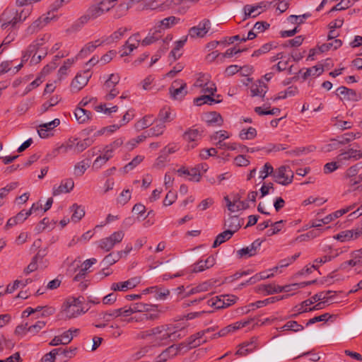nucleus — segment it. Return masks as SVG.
Returning <instances> with one entry per match:
<instances>
[{
	"mask_svg": "<svg viewBox=\"0 0 362 362\" xmlns=\"http://www.w3.org/2000/svg\"><path fill=\"white\" fill-rule=\"evenodd\" d=\"M267 90V86L261 80L256 81L250 86V92L252 97H264Z\"/></svg>",
	"mask_w": 362,
	"mask_h": 362,
	"instance_id": "29",
	"label": "nucleus"
},
{
	"mask_svg": "<svg viewBox=\"0 0 362 362\" xmlns=\"http://www.w3.org/2000/svg\"><path fill=\"white\" fill-rule=\"evenodd\" d=\"M214 328H208L205 330H203L202 332H199L196 333L195 334L191 336L187 339V345L189 346L190 349L195 348L202 344L206 342V340H202L203 336L211 331L214 330Z\"/></svg>",
	"mask_w": 362,
	"mask_h": 362,
	"instance_id": "26",
	"label": "nucleus"
},
{
	"mask_svg": "<svg viewBox=\"0 0 362 362\" xmlns=\"http://www.w3.org/2000/svg\"><path fill=\"white\" fill-rule=\"evenodd\" d=\"M129 306L133 313L154 311L156 310L155 305L145 304L143 303H132Z\"/></svg>",
	"mask_w": 362,
	"mask_h": 362,
	"instance_id": "39",
	"label": "nucleus"
},
{
	"mask_svg": "<svg viewBox=\"0 0 362 362\" xmlns=\"http://www.w3.org/2000/svg\"><path fill=\"white\" fill-rule=\"evenodd\" d=\"M180 338L177 333V327L171 325L158 326L145 331H141L136 334V339L147 341L152 346L166 345L170 341Z\"/></svg>",
	"mask_w": 362,
	"mask_h": 362,
	"instance_id": "1",
	"label": "nucleus"
},
{
	"mask_svg": "<svg viewBox=\"0 0 362 362\" xmlns=\"http://www.w3.org/2000/svg\"><path fill=\"white\" fill-rule=\"evenodd\" d=\"M342 45V42L340 40L335 39L332 42L322 44L319 47V50L321 52H325L328 51L329 49L333 48L334 49H337L340 47Z\"/></svg>",
	"mask_w": 362,
	"mask_h": 362,
	"instance_id": "58",
	"label": "nucleus"
},
{
	"mask_svg": "<svg viewBox=\"0 0 362 362\" xmlns=\"http://www.w3.org/2000/svg\"><path fill=\"white\" fill-rule=\"evenodd\" d=\"M124 233L122 230L114 232L110 236L104 238L99 241L98 247L105 252L110 251L116 244L122 242Z\"/></svg>",
	"mask_w": 362,
	"mask_h": 362,
	"instance_id": "8",
	"label": "nucleus"
},
{
	"mask_svg": "<svg viewBox=\"0 0 362 362\" xmlns=\"http://www.w3.org/2000/svg\"><path fill=\"white\" fill-rule=\"evenodd\" d=\"M100 6L97 4L91 5L86 11V12L78 18L71 25V29L73 31H78L81 30L89 21H95L98 18L104 15Z\"/></svg>",
	"mask_w": 362,
	"mask_h": 362,
	"instance_id": "3",
	"label": "nucleus"
},
{
	"mask_svg": "<svg viewBox=\"0 0 362 362\" xmlns=\"http://www.w3.org/2000/svg\"><path fill=\"white\" fill-rule=\"evenodd\" d=\"M57 18V16L54 13L53 10H49L46 14L41 16L30 25L26 29V33L28 35H32L44 28L52 21H56Z\"/></svg>",
	"mask_w": 362,
	"mask_h": 362,
	"instance_id": "5",
	"label": "nucleus"
},
{
	"mask_svg": "<svg viewBox=\"0 0 362 362\" xmlns=\"http://www.w3.org/2000/svg\"><path fill=\"white\" fill-rule=\"evenodd\" d=\"M279 331L291 330L295 332L302 331L303 327L296 321H288L283 327L277 329Z\"/></svg>",
	"mask_w": 362,
	"mask_h": 362,
	"instance_id": "54",
	"label": "nucleus"
},
{
	"mask_svg": "<svg viewBox=\"0 0 362 362\" xmlns=\"http://www.w3.org/2000/svg\"><path fill=\"white\" fill-rule=\"evenodd\" d=\"M154 120L155 119L152 115H146L135 124V128L138 131L143 130L150 127L154 122Z\"/></svg>",
	"mask_w": 362,
	"mask_h": 362,
	"instance_id": "43",
	"label": "nucleus"
},
{
	"mask_svg": "<svg viewBox=\"0 0 362 362\" xmlns=\"http://www.w3.org/2000/svg\"><path fill=\"white\" fill-rule=\"evenodd\" d=\"M32 280L30 279H26L25 280H16L12 284H8L7 286L6 292L8 293H11L18 288L25 287Z\"/></svg>",
	"mask_w": 362,
	"mask_h": 362,
	"instance_id": "47",
	"label": "nucleus"
},
{
	"mask_svg": "<svg viewBox=\"0 0 362 362\" xmlns=\"http://www.w3.org/2000/svg\"><path fill=\"white\" fill-rule=\"evenodd\" d=\"M89 167V163L86 160H81L75 164L74 167V175L76 177L82 176Z\"/></svg>",
	"mask_w": 362,
	"mask_h": 362,
	"instance_id": "48",
	"label": "nucleus"
},
{
	"mask_svg": "<svg viewBox=\"0 0 362 362\" xmlns=\"http://www.w3.org/2000/svg\"><path fill=\"white\" fill-rule=\"evenodd\" d=\"M231 134L225 130H220L214 132L212 135H211L210 139L211 141L215 143V145L217 146L220 144L224 142V141L228 138H230Z\"/></svg>",
	"mask_w": 362,
	"mask_h": 362,
	"instance_id": "38",
	"label": "nucleus"
},
{
	"mask_svg": "<svg viewBox=\"0 0 362 362\" xmlns=\"http://www.w3.org/2000/svg\"><path fill=\"white\" fill-rule=\"evenodd\" d=\"M97 259L95 258H91L86 259L83 263H81V260L79 257L76 258L71 264L69 265V269H71V267H74V271L81 267L82 269L87 272L88 269L95 263H96Z\"/></svg>",
	"mask_w": 362,
	"mask_h": 362,
	"instance_id": "34",
	"label": "nucleus"
},
{
	"mask_svg": "<svg viewBox=\"0 0 362 362\" xmlns=\"http://www.w3.org/2000/svg\"><path fill=\"white\" fill-rule=\"evenodd\" d=\"M74 115L76 121L79 124H84L89 122L92 117V113L90 111L85 110L81 107H77L74 111Z\"/></svg>",
	"mask_w": 362,
	"mask_h": 362,
	"instance_id": "33",
	"label": "nucleus"
},
{
	"mask_svg": "<svg viewBox=\"0 0 362 362\" xmlns=\"http://www.w3.org/2000/svg\"><path fill=\"white\" fill-rule=\"evenodd\" d=\"M180 22V18L175 16H169L163 18V20L158 21L154 25L152 30H156L160 35L161 33L167 29L172 28L173 25L177 24Z\"/></svg>",
	"mask_w": 362,
	"mask_h": 362,
	"instance_id": "22",
	"label": "nucleus"
},
{
	"mask_svg": "<svg viewBox=\"0 0 362 362\" xmlns=\"http://www.w3.org/2000/svg\"><path fill=\"white\" fill-rule=\"evenodd\" d=\"M83 297L70 296L67 298L62 307V313L66 318L71 319L76 317L81 313H83Z\"/></svg>",
	"mask_w": 362,
	"mask_h": 362,
	"instance_id": "2",
	"label": "nucleus"
},
{
	"mask_svg": "<svg viewBox=\"0 0 362 362\" xmlns=\"http://www.w3.org/2000/svg\"><path fill=\"white\" fill-rule=\"evenodd\" d=\"M362 165L357 163L349 167L344 175V177L348 183L351 186L356 185L362 182Z\"/></svg>",
	"mask_w": 362,
	"mask_h": 362,
	"instance_id": "10",
	"label": "nucleus"
},
{
	"mask_svg": "<svg viewBox=\"0 0 362 362\" xmlns=\"http://www.w3.org/2000/svg\"><path fill=\"white\" fill-rule=\"evenodd\" d=\"M332 293L333 291H322L313 296L312 297L311 300H313V303L317 301H320V303H318L313 308H310V310L322 308V305H324L325 302H327L329 299L331 298L332 296H330V294H332Z\"/></svg>",
	"mask_w": 362,
	"mask_h": 362,
	"instance_id": "25",
	"label": "nucleus"
},
{
	"mask_svg": "<svg viewBox=\"0 0 362 362\" xmlns=\"http://www.w3.org/2000/svg\"><path fill=\"white\" fill-rule=\"evenodd\" d=\"M323 72V67L321 65L314 66L313 67L306 69L303 74L304 79L310 76H318Z\"/></svg>",
	"mask_w": 362,
	"mask_h": 362,
	"instance_id": "49",
	"label": "nucleus"
},
{
	"mask_svg": "<svg viewBox=\"0 0 362 362\" xmlns=\"http://www.w3.org/2000/svg\"><path fill=\"white\" fill-rule=\"evenodd\" d=\"M90 77L91 73L89 71V68L83 72L77 74L71 82V90L75 92L79 91L87 85Z\"/></svg>",
	"mask_w": 362,
	"mask_h": 362,
	"instance_id": "14",
	"label": "nucleus"
},
{
	"mask_svg": "<svg viewBox=\"0 0 362 362\" xmlns=\"http://www.w3.org/2000/svg\"><path fill=\"white\" fill-rule=\"evenodd\" d=\"M226 225L228 226V230H232L233 233L239 229L240 227V221L236 216H233L229 218L226 222Z\"/></svg>",
	"mask_w": 362,
	"mask_h": 362,
	"instance_id": "63",
	"label": "nucleus"
},
{
	"mask_svg": "<svg viewBox=\"0 0 362 362\" xmlns=\"http://www.w3.org/2000/svg\"><path fill=\"white\" fill-rule=\"evenodd\" d=\"M186 41L187 37H184L182 40H180L175 42V47L170 52V54L174 58V59H177L180 57L181 54L179 52L182 48Z\"/></svg>",
	"mask_w": 362,
	"mask_h": 362,
	"instance_id": "57",
	"label": "nucleus"
},
{
	"mask_svg": "<svg viewBox=\"0 0 362 362\" xmlns=\"http://www.w3.org/2000/svg\"><path fill=\"white\" fill-rule=\"evenodd\" d=\"M257 135V131L253 127H249L247 129H243L239 134V136L243 140L253 139Z\"/></svg>",
	"mask_w": 362,
	"mask_h": 362,
	"instance_id": "59",
	"label": "nucleus"
},
{
	"mask_svg": "<svg viewBox=\"0 0 362 362\" xmlns=\"http://www.w3.org/2000/svg\"><path fill=\"white\" fill-rule=\"evenodd\" d=\"M75 61L76 59L74 58H71L66 59L64 62V64L59 68L58 71V76L59 79H62L64 76L68 74L69 69L75 63Z\"/></svg>",
	"mask_w": 362,
	"mask_h": 362,
	"instance_id": "50",
	"label": "nucleus"
},
{
	"mask_svg": "<svg viewBox=\"0 0 362 362\" xmlns=\"http://www.w3.org/2000/svg\"><path fill=\"white\" fill-rule=\"evenodd\" d=\"M182 346V344H180L177 346L172 345L165 349L162 351L156 358L154 362H165L168 359L176 356Z\"/></svg>",
	"mask_w": 362,
	"mask_h": 362,
	"instance_id": "24",
	"label": "nucleus"
},
{
	"mask_svg": "<svg viewBox=\"0 0 362 362\" xmlns=\"http://www.w3.org/2000/svg\"><path fill=\"white\" fill-rule=\"evenodd\" d=\"M211 28V23L208 19H204L197 26L189 30L188 35L192 38L204 37Z\"/></svg>",
	"mask_w": 362,
	"mask_h": 362,
	"instance_id": "15",
	"label": "nucleus"
},
{
	"mask_svg": "<svg viewBox=\"0 0 362 362\" xmlns=\"http://www.w3.org/2000/svg\"><path fill=\"white\" fill-rule=\"evenodd\" d=\"M93 142V140L91 138H87L83 140H78V139H76V153L79 154L83 151L90 146Z\"/></svg>",
	"mask_w": 362,
	"mask_h": 362,
	"instance_id": "55",
	"label": "nucleus"
},
{
	"mask_svg": "<svg viewBox=\"0 0 362 362\" xmlns=\"http://www.w3.org/2000/svg\"><path fill=\"white\" fill-rule=\"evenodd\" d=\"M205 122L211 126L221 127L223 123L221 115L216 112H211L204 115Z\"/></svg>",
	"mask_w": 362,
	"mask_h": 362,
	"instance_id": "31",
	"label": "nucleus"
},
{
	"mask_svg": "<svg viewBox=\"0 0 362 362\" xmlns=\"http://www.w3.org/2000/svg\"><path fill=\"white\" fill-rule=\"evenodd\" d=\"M160 36L161 35L158 33L156 32V30H153V33L147 35L141 42L140 41V43L143 46L149 45L158 40Z\"/></svg>",
	"mask_w": 362,
	"mask_h": 362,
	"instance_id": "62",
	"label": "nucleus"
},
{
	"mask_svg": "<svg viewBox=\"0 0 362 362\" xmlns=\"http://www.w3.org/2000/svg\"><path fill=\"white\" fill-rule=\"evenodd\" d=\"M235 296H221L211 298L207 301L209 306L216 309L227 308L235 302Z\"/></svg>",
	"mask_w": 362,
	"mask_h": 362,
	"instance_id": "13",
	"label": "nucleus"
},
{
	"mask_svg": "<svg viewBox=\"0 0 362 362\" xmlns=\"http://www.w3.org/2000/svg\"><path fill=\"white\" fill-rule=\"evenodd\" d=\"M262 242L259 240H255L250 245L243 247L237 251V256L240 259H246L255 256L261 246Z\"/></svg>",
	"mask_w": 362,
	"mask_h": 362,
	"instance_id": "19",
	"label": "nucleus"
},
{
	"mask_svg": "<svg viewBox=\"0 0 362 362\" xmlns=\"http://www.w3.org/2000/svg\"><path fill=\"white\" fill-rule=\"evenodd\" d=\"M128 30H129L127 27H120L113 32L110 36L103 39V40L105 44L117 42L124 37Z\"/></svg>",
	"mask_w": 362,
	"mask_h": 362,
	"instance_id": "28",
	"label": "nucleus"
},
{
	"mask_svg": "<svg viewBox=\"0 0 362 362\" xmlns=\"http://www.w3.org/2000/svg\"><path fill=\"white\" fill-rule=\"evenodd\" d=\"M169 94L173 100H182L187 94V83L182 79L175 80L169 88Z\"/></svg>",
	"mask_w": 362,
	"mask_h": 362,
	"instance_id": "11",
	"label": "nucleus"
},
{
	"mask_svg": "<svg viewBox=\"0 0 362 362\" xmlns=\"http://www.w3.org/2000/svg\"><path fill=\"white\" fill-rule=\"evenodd\" d=\"M119 80L120 77L117 74H111L109 75L108 78L103 85V89L106 93L105 95L106 100H111L119 94V91L116 86L119 83Z\"/></svg>",
	"mask_w": 362,
	"mask_h": 362,
	"instance_id": "6",
	"label": "nucleus"
},
{
	"mask_svg": "<svg viewBox=\"0 0 362 362\" xmlns=\"http://www.w3.org/2000/svg\"><path fill=\"white\" fill-rule=\"evenodd\" d=\"M144 157L143 156H136L133 158V160L127 163L124 168L122 169L123 173H127L128 172L132 170L134 168H136L139 164H140Z\"/></svg>",
	"mask_w": 362,
	"mask_h": 362,
	"instance_id": "52",
	"label": "nucleus"
},
{
	"mask_svg": "<svg viewBox=\"0 0 362 362\" xmlns=\"http://www.w3.org/2000/svg\"><path fill=\"white\" fill-rule=\"evenodd\" d=\"M158 117L161 123L170 122L175 118V114L170 107H163L160 110Z\"/></svg>",
	"mask_w": 362,
	"mask_h": 362,
	"instance_id": "41",
	"label": "nucleus"
},
{
	"mask_svg": "<svg viewBox=\"0 0 362 362\" xmlns=\"http://www.w3.org/2000/svg\"><path fill=\"white\" fill-rule=\"evenodd\" d=\"M224 200L226 202L228 209L232 213L245 209L249 206L247 203L240 200L238 194H235L232 200L228 197H225Z\"/></svg>",
	"mask_w": 362,
	"mask_h": 362,
	"instance_id": "20",
	"label": "nucleus"
},
{
	"mask_svg": "<svg viewBox=\"0 0 362 362\" xmlns=\"http://www.w3.org/2000/svg\"><path fill=\"white\" fill-rule=\"evenodd\" d=\"M60 124V120L59 119H54V120L41 124L38 126L37 132L39 136L41 138H46L49 136L48 132L52 130Z\"/></svg>",
	"mask_w": 362,
	"mask_h": 362,
	"instance_id": "27",
	"label": "nucleus"
},
{
	"mask_svg": "<svg viewBox=\"0 0 362 362\" xmlns=\"http://www.w3.org/2000/svg\"><path fill=\"white\" fill-rule=\"evenodd\" d=\"M252 321H253V319H247V320L238 321L233 324L229 325L228 327L230 329V332L233 333L243 327H246L248 325H250Z\"/></svg>",
	"mask_w": 362,
	"mask_h": 362,
	"instance_id": "51",
	"label": "nucleus"
},
{
	"mask_svg": "<svg viewBox=\"0 0 362 362\" xmlns=\"http://www.w3.org/2000/svg\"><path fill=\"white\" fill-rule=\"evenodd\" d=\"M21 16L18 15V11L13 8L6 9L0 16L1 28L6 29L9 27H14L18 23Z\"/></svg>",
	"mask_w": 362,
	"mask_h": 362,
	"instance_id": "9",
	"label": "nucleus"
},
{
	"mask_svg": "<svg viewBox=\"0 0 362 362\" xmlns=\"http://www.w3.org/2000/svg\"><path fill=\"white\" fill-rule=\"evenodd\" d=\"M165 125L160 123L153 127L149 129L147 136H158L162 135L165 131Z\"/></svg>",
	"mask_w": 362,
	"mask_h": 362,
	"instance_id": "61",
	"label": "nucleus"
},
{
	"mask_svg": "<svg viewBox=\"0 0 362 362\" xmlns=\"http://www.w3.org/2000/svg\"><path fill=\"white\" fill-rule=\"evenodd\" d=\"M337 95L342 100H357L358 98L356 91L345 86H341L337 89Z\"/></svg>",
	"mask_w": 362,
	"mask_h": 362,
	"instance_id": "30",
	"label": "nucleus"
},
{
	"mask_svg": "<svg viewBox=\"0 0 362 362\" xmlns=\"http://www.w3.org/2000/svg\"><path fill=\"white\" fill-rule=\"evenodd\" d=\"M17 185L16 182H12L6 185L5 187L0 189V206L4 204V199L11 190L16 189Z\"/></svg>",
	"mask_w": 362,
	"mask_h": 362,
	"instance_id": "60",
	"label": "nucleus"
},
{
	"mask_svg": "<svg viewBox=\"0 0 362 362\" xmlns=\"http://www.w3.org/2000/svg\"><path fill=\"white\" fill-rule=\"evenodd\" d=\"M112 156L110 155V153L105 151L104 149V152L103 155L99 156L96 158V159L93 161L92 165V169L93 170H98L101 168Z\"/></svg>",
	"mask_w": 362,
	"mask_h": 362,
	"instance_id": "36",
	"label": "nucleus"
},
{
	"mask_svg": "<svg viewBox=\"0 0 362 362\" xmlns=\"http://www.w3.org/2000/svg\"><path fill=\"white\" fill-rule=\"evenodd\" d=\"M140 45L139 35L135 34L129 37L121 49V57L131 54Z\"/></svg>",
	"mask_w": 362,
	"mask_h": 362,
	"instance_id": "23",
	"label": "nucleus"
},
{
	"mask_svg": "<svg viewBox=\"0 0 362 362\" xmlns=\"http://www.w3.org/2000/svg\"><path fill=\"white\" fill-rule=\"evenodd\" d=\"M183 138L188 142H195L201 138V132L199 129H190L184 133Z\"/></svg>",
	"mask_w": 362,
	"mask_h": 362,
	"instance_id": "46",
	"label": "nucleus"
},
{
	"mask_svg": "<svg viewBox=\"0 0 362 362\" xmlns=\"http://www.w3.org/2000/svg\"><path fill=\"white\" fill-rule=\"evenodd\" d=\"M93 142V140L91 138H87L83 140H78V139H76V153L79 154L83 151L90 146Z\"/></svg>",
	"mask_w": 362,
	"mask_h": 362,
	"instance_id": "56",
	"label": "nucleus"
},
{
	"mask_svg": "<svg viewBox=\"0 0 362 362\" xmlns=\"http://www.w3.org/2000/svg\"><path fill=\"white\" fill-rule=\"evenodd\" d=\"M259 291L269 295L273 293H279L283 291L281 286L276 285L275 284H262L259 286Z\"/></svg>",
	"mask_w": 362,
	"mask_h": 362,
	"instance_id": "42",
	"label": "nucleus"
},
{
	"mask_svg": "<svg viewBox=\"0 0 362 362\" xmlns=\"http://www.w3.org/2000/svg\"><path fill=\"white\" fill-rule=\"evenodd\" d=\"M294 177L293 172L289 166L281 165L274 170L273 174L276 182L281 185H288L293 182Z\"/></svg>",
	"mask_w": 362,
	"mask_h": 362,
	"instance_id": "7",
	"label": "nucleus"
},
{
	"mask_svg": "<svg viewBox=\"0 0 362 362\" xmlns=\"http://www.w3.org/2000/svg\"><path fill=\"white\" fill-rule=\"evenodd\" d=\"M71 211H73L71 220L75 223L79 221L85 215L84 209L76 204H74L71 206Z\"/></svg>",
	"mask_w": 362,
	"mask_h": 362,
	"instance_id": "44",
	"label": "nucleus"
},
{
	"mask_svg": "<svg viewBox=\"0 0 362 362\" xmlns=\"http://www.w3.org/2000/svg\"><path fill=\"white\" fill-rule=\"evenodd\" d=\"M193 89H199L202 94H214L216 92L215 83L211 81L209 74L200 73L192 87Z\"/></svg>",
	"mask_w": 362,
	"mask_h": 362,
	"instance_id": "4",
	"label": "nucleus"
},
{
	"mask_svg": "<svg viewBox=\"0 0 362 362\" xmlns=\"http://www.w3.org/2000/svg\"><path fill=\"white\" fill-rule=\"evenodd\" d=\"M131 250V248H129L127 251H119L117 252V254L114 255L112 253H110L109 255H106L105 258L103 260V264L105 266H110L117 262L122 257V255L124 254L127 255L129 251Z\"/></svg>",
	"mask_w": 362,
	"mask_h": 362,
	"instance_id": "37",
	"label": "nucleus"
},
{
	"mask_svg": "<svg viewBox=\"0 0 362 362\" xmlns=\"http://www.w3.org/2000/svg\"><path fill=\"white\" fill-rule=\"evenodd\" d=\"M74 187V182L71 178H66L61 181L59 185H55L52 187V194L57 197L62 194L69 193Z\"/></svg>",
	"mask_w": 362,
	"mask_h": 362,
	"instance_id": "17",
	"label": "nucleus"
},
{
	"mask_svg": "<svg viewBox=\"0 0 362 362\" xmlns=\"http://www.w3.org/2000/svg\"><path fill=\"white\" fill-rule=\"evenodd\" d=\"M361 158L362 151L354 148H349L347 151L339 153L337 157V160H338V163L344 165L347 161L357 160Z\"/></svg>",
	"mask_w": 362,
	"mask_h": 362,
	"instance_id": "21",
	"label": "nucleus"
},
{
	"mask_svg": "<svg viewBox=\"0 0 362 362\" xmlns=\"http://www.w3.org/2000/svg\"><path fill=\"white\" fill-rule=\"evenodd\" d=\"M214 94H203L202 95L194 98V103L197 106L202 105L204 104L212 105L214 103H218L221 102L219 100H216L212 96Z\"/></svg>",
	"mask_w": 362,
	"mask_h": 362,
	"instance_id": "40",
	"label": "nucleus"
},
{
	"mask_svg": "<svg viewBox=\"0 0 362 362\" xmlns=\"http://www.w3.org/2000/svg\"><path fill=\"white\" fill-rule=\"evenodd\" d=\"M362 263V248L354 250L350 254V259L342 262L339 269L344 271H349V267H355Z\"/></svg>",
	"mask_w": 362,
	"mask_h": 362,
	"instance_id": "18",
	"label": "nucleus"
},
{
	"mask_svg": "<svg viewBox=\"0 0 362 362\" xmlns=\"http://www.w3.org/2000/svg\"><path fill=\"white\" fill-rule=\"evenodd\" d=\"M271 4L272 3L267 1H262L255 5H245L243 7L245 15L243 20L258 16L263 11H266Z\"/></svg>",
	"mask_w": 362,
	"mask_h": 362,
	"instance_id": "12",
	"label": "nucleus"
},
{
	"mask_svg": "<svg viewBox=\"0 0 362 362\" xmlns=\"http://www.w3.org/2000/svg\"><path fill=\"white\" fill-rule=\"evenodd\" d=\"M140 281V277H133L124 281L112 283L110 289L113 291H127L135 288Z\"/></svg>",
	"mask_w": 362,
	"mask_h": 362,
	"instance_id": "16",
	"label": "nucleus"
},
{
	"mask_svg": "<svg viewBox=\"0 0 362 362\" xmlns=\"http://www.w3.org/2000/svg\"><path fill=\"white\" fill-rule=\"evenodd\" d=\"M233 234V233L232 230H226L218 234L213 243V247H216L226 240H229L232 237Z\"/></svg>",
	"mask_w": 362,
	"mask_h": 362,
	"instance_id": "45",
	"label": "nucleus"
},
{
	"mask_svg": "<svg viewBox=\"0 0 362 362\" xmlns=\"http://www.w3.org/2000/svg\"><path fill=\"white\" fill-rule=\"evenodd\" d=\"M216 263V259L214 256L209 257L205 261H199L193 268L194 272H203L205 269L212 267Z\"/></svg>",
	"mask_w": 362,
	"mask_h": 362,
	"instance_id": "35",
	"label": "nucleus"
},
{
	"mask_svg": "<svg viewBox=\"0 0 362 362\" xmlns=\"http://www.w3.org/2000/svg\"><path fill=\"white\" fill-rule=\"evenodd\" d=\"M334 238L337 240H340L341 242H346L351 240H356L354 230H344L338 233L336 236H334Z\"/></svg>",
	"mask_w": 362,
	"mask_h": 362,
	"instance_id": "53",
	"label": "nucleus"
},
{
	"mask_svg": "<svg viewBox=\"0 0 362 362\" xmlns=\"http://www.w3.org/2000/svg\"><path fill=\"white\" fill-rule=\"evenodd\" d=\"M59 57L58 56H55L54 59L43 68V69L41 71V74L45 76L48 75L51 71L54 70L58 65L57 62L59 61Z\"/></svg>",
	"mask_w": 362,
	"mask_h": 362,
	"instance_id": "64",
	"label": "nucleus"
},
{
	"mask_svg": "<svg viewBox=\"0 0 362 362\" xmlns=\"http://www.w3.org/2000/svg\"><path fill=\"white\" fill-rule=\"evenodd\" d=\"M104 43L103 40L98 39L93 42H90L85 45V46L81 49L80 52L78 54V56L80 57H84L93 52L98 47L102 45Z\"/></svg>",
	"mask_w": 362,
	"mask_h": 362,
	"instance_id": "32",
	"label": "nucleus"
}]
</instances>
